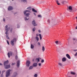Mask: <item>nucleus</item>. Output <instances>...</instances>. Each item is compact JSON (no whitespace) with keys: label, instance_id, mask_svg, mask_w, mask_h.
I'll return each mask as SVG.
<instances>
[{"label":"nucleus","instance_id":"ddd939ff","mask_svg":"<svg viewBox=\"0 0 77 77\" xmlns=\"http://www.w3.org/2000/svg\"><path fill=\"white\" fill-rule=\"evenodd\" d=\"M28 12H30V11L29 10H25L24 12L23 13L24 15H26V13Z\"/></svg>","mask_w":77,"mask_h":77},{"label":"nucleus","instance_id":"680f3d73","mask_svg":"<svg viewBox=\"0 0 77 77\" xmlns=\"http://www.w3.org/2000/svg\"><path fill=\"white\" fill-rule=\"evenodd\" d=\"M68 74V73H67V74Z\"/></svg>","mask_w":77,"mask_h":77},{"label":"nucleus","instance_id":"7ed1b4c3","mask_svg":"<svg viewBox=\"0 0 77 77\" xmlns=\"http://www.w3.org/2000/svg\"><path fill=\"white\" fill-rule=\"evenodd\" d=\"M16 38H14L11 41V44L12 45H14V42H16Z\"/></svg>","mask_w":77,"mask_h":77},{"label":"nucleus","instance_id":"5fc2aeb1","mask_svg":"<svg viewBox=\"0 0 77 77\" xmlns=\"http://www.w3.org/2000/svg\"><path fill=\"white\" fill-rule=\"evenodd\" d=\"M17 28H19L20 27V26L17 25Z\"/></svg>","mask_w":77,"mask_h":77},{"label":"nucleus","instance_id":"e433bc0d","mask_svg":"<svg viewBox=\"0 0 77 77\" xmlns=\"http://www.w3.org/2000/svg\"><path fill=\"white\" fill-rule=\"evenodd\" d=\"M38 17H40L41 18V17H42V16H41V15H38Z\"/></svg>","mask_w":77,"mask_h":77},{"label":"nucleus","instance_id":"a19ab883","mask_svg":"<svg viewBox=\"0 0 77 77\" xmlns=\"http://www.w3.org/2000/svg\"><path fill=\"white\" fill-rule=\"evenodd\" d=\"M36 60H37L38 62H39V58H37Z\"/></svg>","mask_w":77,"mask_h":77},{"label":"nucleus","instance_id":"1a4fd4ad","mask_svg":"<svg viewBox=\"0 0 77 77\" xmlns=\"http://www.w3.org/2000/svg\"><path fill=\"white\" fill-rule=\"evenodd\" d=\"M20 61L19 60H18L17 61V68H19L20 67Z\"/></svg>","mask_w":77,"mask_h":77},{"label":"nucleus","instance_id":"72a5a7b5","mask_svg":"<svg viewBox=\"0 0 77 77\" xmlns=\"http://www.w3.org/2000/svg\"><path fill=\"white\" fill-rule=\"evenodd\" d=\"M34 77H38V74H35L34 75Z\"/></svg>","mask_w":77,"mask_h":77},{"label":"nucleus","instance_id":"412c9836","mask_svg":"<svg viewBox=\"0 0 77 77\" xmlns=\"http://www.w3.org/2000/svg\"><path fill=\"white\" fill-rule=\"evenodd\" d=\"M21 1L24 3H27V0H21Z\"/></svg>","mask_w":77,"mask_h":77},{"label":"nucleus","instance_id":"bf43d9fd","mask_svg":"<svg viewBox=\"0 0 77 77\" xmlns=\"http://www.w3.org/2000/svg\"><path fill=\"white\" fill-rule=\"evenodd\" d=\"M12 1H14V0H11Z\"/></svg>","mask_w":77,"mask_h":77},{"label":"nucleus","instance_id":"13d9d810","mask_svg":"<svg viewBox=\"0 0 77 77\" xmlns=\"http://www.w3.org/2000/svg\"><path fill=\"white\" fill-rule=\"evenodd\" d=\"M76 18L77 19V17H76Z\"/></svg>","mask_w":77,"mask_h":77},{"label":"nucleus","instance_id":"a878e982","mask_svg":"<svg viewBox=\"0 0 77 77\" xmlns=\"http://www.w3.org/2000/svg\"><path fill=\"white\" fill-rule=\"evenodd\" d=\"M69 10H72V7L71 6H69Z\"/></svg>","mask_w":77,"mask_h":77},{"label":"nucleus","instance_id":"393cba45","mask_svg":"<svg viewBox=\"0 0 77 77\" xmlns=\"http://www.w3.org/2000/svg\"><path fill=\"white\" fill-rule=\"evenodd\" d=\"M42 50L43 51H45V48L44 47V46L42 47Z\"/></svg>","mask_w":77,"mask_h":77},{"label":"nucleus","instance_id":"f8f14e48","mask_svg":"<svg viewBox=\"0 0 77 77\" xmlns=\"http://www.w3.org/2000/svg\"><path fill=\"white\" fill-rule=\"evenodd\" d=\"M66 56L68 58V59H71V57H70V56H69V55L68 54H67L66 55Z\"/></svg>","mask_w":77,"mask_h":77},{"label":"nucleus","instance_id":"0eeeda50","mask_svg":"<svg viewBox=\"0 0 77 77\" xmlns=\"http://www.w3.org/2000/svg\"><path fill=\"white\" fill-rule=\"evenodd\" d=\"M9 63V61L7 60V61H5L4 63V66L7 65V64Z\"/></svg>","mask_w":77,"mask_h":77},{"label":"nucleus","instance_id":"2f4dec72","mask_svg":"<svg viewBox=\"0 0 77 77\" xmlns=\"http://www.w3.org/2000/svg\"><path fill=\"white\" fill-rule=\"evenodd\" d=\"M41 63H44V60L43 59H42L41 61Z\"/></svg>","mask_w":77,"mask_h":77},{"label":"nucleus","instance_id":"b1692460","mask_svg":"<svg viewBox=\"0 0 77 77\" xmlns=\"http://www.w3.org/2000/svg\"><path fill=\"white\" fill-rule=\"evenodd\" d=\"M25 20L26 21L27 20H29V18L28 17V18H27V17H24Z\"/></svg>","mask_w":77,"mask_h":77},{"label":"nucleus","instance_id":"6e6d98bb","mask_svg":"<svg viewBox=\"0 0 77 77\" xmlns=\"http://www.w3.org/2000/svg\"><path fill=\"white\" fill-rule=\"evenodd\" d=\"M76 29H77V26L75 27Z\"/></svg>","mask_w":77,"mask_h":77},{"label":"nucleus","instance_id":"a18cd8bd","mask_svg":"<svg viewBox=\"0 0 77 77\" xmlns=\"http://www.w3.org/2000/svg\"><path fill=\"white\" fill-rule=\"evenodd\" d=\"M38 45H41V44L39 42H38Z\"/></svg>","mask_w":77,"mask_h":77},{"label":"nucleus","instance_id":"c756f323","mask_svg":"<svg viewBox=\"0 0 77 77\" xmlns=\"http://www.w3.org/2000/svg\"><path fill=\"white\" fill-rule=\"evenodd\" d=\"M14 75L15 76H16L17 75V72H14Z\"/></svg>","mask_w":77,"mask_h":77},{"label":"nucleus","instance_id":"6e6552de","mask_svg":"<svg viewBox=\"0 0 77 77\" xmlns=\"http://www.w3.org/2000/svg\"><path fill=\"white\" fill-rule=\"evenodd\" d=\"M10 56H12V52H8V56L9 57V58H10V57H11Z\"/></svg>","mask_w":77,"mask_h":77},{"label":"nucleus","instance_id":"423d86ee","mask_svg":"<svg viewBox=\"0 0 77 77\" xmlns=\"http://www.w3.org/2000/svg\"><path fill=\"white\" fill-rule=\"evenodd\" d=\"M5 68V69H9L10 68H11V66L8 65L4 66Z\"/></svg>","mask_w":77,"mask_h":77},{"label":"nucleus","instance_id":"7c9ffc66","mask_svg":"<svg viewBox=\"0 0 77 77\" xmlns=\"http://www.w3.org/2000/svg\"><path fill=\"white\" fill-rule=\"evenodd\" d=\"M35 30H36V28L34 27L33 29H32V31L33 32H35Z\"/></svg>","mask_w":77,"mask_h":77},{"label":"nucleus","instance_id":"473e14b6","mask_svg":"<svg viewBox=\"0 0 77 77\" xmlns=\"http://www.w3.org/2000/svg\"><path fill=\"white\" fill-rule=\"evenodd\" d=\"M58 64H59V65H60V66H62L63 65L62 64L60 63H59Z\"/></svg>","mask_w":77,"mask_h":77},{"label":"nucleus","instance_id":"f704fd0d","mask_svg":"<svg viewBox=\"0 0 77 77\" xmlns=\"http://www.w3.org/2000/svg\"><path fill=\"white\" fill-rule=\"evenodd\" d=\"M66 2V1H62V2H61V3L62 4H64V3H65Z\"/></svg>","mask_w":77,"mask_h":77},{"label":"nucleus","instance_id":"052dcab7","mask_svg":"<svg viewBox=\"0 0 77 77\" xmlns=\"http://www.w3.org/2000/svg\"><path fill=\"white\" fill-rule=\"evenodd\" d=\"M68 74V73H67V74Z\"/></svg>","mask_w":77,"mask_h":77},{"label":"nucleus","instance_id":"3c124183","mask_svg":"<svg viewBox=\"0 0 77 77\" xmlns=\"http://www.w3.org/2000/svg\"><path fill=\"white\" fill-rule=\"evenodd\" d=\"M36 36H39V35H38V34H36Z\"/></svg>","mask_w":77,"mask_h":77},{"label":"nucleus","instance_id":"c85d7f7f","mask_svg":"<svg viewBox=\"0 0 77 77\" xmlns=\"http://www.w3.org/2000/svg\"><path fill=\"white\" fill-rule=\"evenodd\" d=\"M74 42H76L77 41V39L75 38H73Z\"/></svg>","mask_w":77,"mask_h":77},{"label":"nucleus","instance_id":"864d4df0","mask_svg":"<svg viewBox=\"0 0 77 77\" xmlns=\"http://www.w3.org/2000/svg\"><path fill=\"white\" fill-rule=\"evenodd\" d=\"M3 21H4V22H5V19H3Z\"/></svg>","mask_w":77,"mask_h":77},{"label":"nucleus","instance_id":"2eb2a0df","mask_svg":"<svg viewBox=\"0 0 77 77\" xmlns=\"http://www.w3.org/2000/svg\"><path fill=\"white\" fill-rule=\"evenodd\" d=\"M66 60V58L65 57H64L62 59V62H65Z\"/></svg>","mask_w":77,"mask_h":77},{"label":"nucleus","instance_id":"603ef678","mask_svg":"<svg viewBox=\"0 0 77 77\" xmlns=\"http://www.w3.org/2000/svg\"><path fill=\"white\" fill-rule=\"evenodd\" d=\"M34 15H35V16H36V13H34Z\"/></svg>","mask_w":77,"mask_h":77},{"label":"nucleus","instance_id":"09e8293b","mask_svg":"<svg viewBox=\"0 0 77 77\" xmlns=\"http://www.w3.org/2000/svg\"><path fill=\"white\" fill-rule=\"evenodd\" d=\"M38 32H39L40 33L41 32V30H38Z\"/></svg>","mask_w":77,"mask_h":77},{"label":"nucleus","instance_id":"37998d69","mask_svg":"<svg viewBox=\"0 0 77 77\" xmlns=\"http://www.w3.org/2000/svg\"><path fill=\"white\" fill-rule=\"evenodd\" d=\"M15 63H12L11 64V65H15Z\"/></svg>","mask_w":77,"mask_h":77},{"label":"nucleus","instance_id":"49530a36","mask_svg":"<svg viewBox=\"0 0 77 77\" xmlns=\"http://www.w3.org/2000/svg\"><path fill=\"white\" fill-rule=\"evenodd\" d=\"M48 22L49 23H50V20H48Z\"/></svg>","mask_w":77,"mask_h":77},{"label":"nucleus","instance_id":"4d7b16f0","mask_svg":"<svg viewBox=\"0 0 77 77\" xmlns=\"http://www.w3.org/2000/svg\"><path fill=\"white\" fill-rule=\"evenodd\" d=\"M1 74V70H0V74Z\"/></svg>","mask_w":77,"mask_h":77},{"label":"nucleus","instance_id":"f3484780","mask_svg":"<svg viewBox=\"0 0 77 77\" xmlns=\"http://www.w3.org/2000/svg\"><path fill=\"white\" fill-rule=\"evenodd\" d=\"M34 48V45H33V44H31V48L33 49V48Z\"/></svg>","mask_w":77,"mask_h":77},{"label":"nucleus","instance_id":"c03bdc74","mask_svg":"<svg viewBox=\"0 0 77 77\" xmlns=\"http://www.w3.org/2000/svg\"><path fill=\"white\" fill-rule=\"evenodd\" d=\"M5 72V70L2 71V74H3V73H4V72Z\"/></svg>","mask_w":77,"mask_h":77},{"label":"nucleus","instance_id":"58836bf2","mask_svg":"<svg viewBox=\"0 0 77 77\" xmlns=\"http://www.w3.org/2000/svg\"><path fill=\"white\" fill-rule=\"evenodd\" d=\"M38 66H41V63H39Z\"/></svg>","mask_w":77,"mask_h":77},{"label":"nucleus","instance_id":"ea45409f","mask_svg":"<svg viewBox=\"0 0 77 77\" xmlns=\"http://www.w3.org/2000/svg\"><path fill=\"white\" fill-rule=\"evenodd\" d=\"M0 77H3V74H1Z\"/></svg>","mask_w":77,"mask_h":77},{"label":"nucleus","instance_id":"6ab92c4d","mask_svg":"<svg viewBox=\"0 0 77 77\" xmlns=\"http://www.w3.org/2000/svg\"><path fill=\"white\" fill-rule=\"evenodd\" d=\"M26 9H28L29 10H31L32 7H29L26 8Z\"/></svg>","mask_w":77,"mask_h":77},{"label":"nucleus","instance_id":"f257e3e1","mask_svg":"<svg viewBox=\"0 0 77 77\" xmlns=\"http://www.w3.org/2000/svg\"><path fill=\"white\" fill-rule=\"evenodd\" d=\"M8 25H6L5 26V34H6V37L8 39H9V37H8V31L10 30V27H8Z\"/></svg>","mask_w":77,"mask_h":77},{"label":"nucleus","instance_id":"a211bd4d","mask_svg":"<svg viewBox=\"0 0 77 77\" xmlns=\"http://www.w3.org/2000/svg\"><path fill=\"white\" fill-rule=\"evenodd\" d=\"M32 10L33 12H35L36 13L37 12V11H36V10H35L34 8H32Z\"/></svg>","mask_w":77,"mask_h":77},{"label":"nucleus","instance_id":"4c0bfd02","mask_svg":"<svg viewBox=\"0 0 77 77\" xmlns=\"http://www.w3.org/2000/svg\"><path fill=\"white\" fill-rule=\"evenodd\" d=\"M15 59H16V60H17L18 59V56H15Z\"/></svg>","mask_w":77,"mask_h":77},{"label":"nucleus","instance_id":"cd10ccee","mask_svg":"<svg viewBox=\"0 0 77 77\" xmlns=\"http://www.w3.org/2000/svg\"><path fill=\"white\" fill-rule=\"evenodd\" d=\"M30 15V13H27L26 14V15L27 17H29V15Z\"/></svg>","mask_w":77,"mask_h":77},{"label":"nucleus","instance_id":"dca6fc26","mask_svg":"<svg viewBox=\"0 0 77 77\" xmlns=\"http://www.w3.org/2000/svg\"><path fill=\"white\" fill-rule=\"evenodd\" d=\"M33 66H29V70H31L32 69H33Z\"/></svg>","mask_w":77,"mask_h":77},{"label":"nucleus","instance_id":"f03ea898","mask_svg":"<svg viewBox=\"0 0 77 77\" xmlns=\"http://www.w3.org/2000/svg\"><path fill=\"white\" fill-rule=\"evenodd\" d=\"M11 72V69H9L6 72V77H8L10 75V72Z\"/></svg>","mask_w":77,"mask_h":77},{"label":"nucleus","instance_id":"79ce46f5","mask_svg":"<svg viewBox=\"0 0 77 77\" xmlns=\"http://www.w3.org/2000/svg\"><path fill=\"white\" fill-rule=\"evenodd\" d=\"M10 32H12V28H11V29Z\"/></svg>","mask_w":77,"mask_h":77},{"label":"nucleus","instance_id":"20e7f679","mask_svg":"<svg viewBox=\"0 0 77 77\" xmlns=\"http://www.w3.org/2000/svg\"><path fill=\"white\" fill-rule=\"evenodd\" d=\"M32 24L34 26H37V24L36 23L35 20H33L32 22Z\"/></svg>","mask_w":77,"mask_h":77},{"label":"nucleus","instance_id":"bb28decb","mask_svg":"<svg viewBox=\"0 0 77 77\" xmlns=\"http://www.w3.org/2000/svg\"><path fill=\"white\" fill-rule=\"evenodd\" d=\"M35 39H36V40L37 41H39V38L38 37H35Z\"/></svg>","mask_w":77,"mask_h":77},{"label":"nucleus","instance_id":"39448f33","mask_svg":"<svg viewBox=\"0 0 77 77\" xmlns=\"http://www.w3.org/2000/svg\"><path fill=\"white\" fill-rule=\"evenodd\" d=\"M30 62L29 60H27L26 62V65L28 67L30 66Z\"/></svg>","mask_w":77,"mask_h":77},{"label":"nucleus","instance_id":"de8ad7c7","mask_svg":"<svg viewBox=\"0 0 77 77\" xmlns=\"http://www.w3.org/2000/svg\"><path fill=\"white\" fill-rule=\"evenodd\" d=\"M77 52H76V53H75V56H77Z\"/></svg>","mask_w":77,"mask_h":77},{"label":"nucleus","instance_id":"9d476101","mask_svg":"<svg viewBox=\"0 0 77 77\" xmlns=\"http://www.w3.org/2000/svg\"><path fill=\"white\" fill-rule=\"evenodd\" d=\"M13 9V7L12 6H9L8 8V11H12Z\"/></svg>","mask_w":77,"mask_h":77},{"label":"nucleus","instance_id":"4be33fe9","mask_svg":"<svg viewBox=\"0 0 77 77\" xmlns=\"http://www.w3.org/2000/svg\"><path fill=\"white\" fill-rule=\"evenodd\" d=\"M56 2L58 5H60V3H59V1L58 0H56Z\"/></svg>","mask_w":77,"mask_h":77},{"label":"nucleus","instance_id":"aec40b11","mask_svg":"<svg viewBox=\"0 0 77 77\" xmlns=\"http://www.w3.org/2000/svg\"><path fill=\"white\" fill-rule=\"evenodd\" d=\"M39 36L40 37V40H41L42 39V36L41 35V34H39Z\"/></svg>","mask_w":77,"mask_h":77},{"label":"nucleus","instance_id":"8fccbe9b","mask_svg":"<svg viewBox=\"0 0 77 77\" xmlns=\"http://www.w3.org/2000/svg\"><path fill=\"white\" fill-rule=\"evenodd\" d=\"M73 51H77V50H73Z\"/></svg>","mask_w":77,"mask_h":77},{"label":"nucleus","instance_id":"4468645a","mask_svg":"<svg viewBox=\"0 0 77 77\" xmlns=\"http://www.w3.org/2000/svg\"><path fill=\"white\" fill-rule=\"evenodd\" d=\"M55 43L57 45H58L59 44H60V42L58 41H56L55 42Z\"/></svg>","mask_w":77,"mask_h":77},{"label":"nucleus","instance_id":"5701e85b","mask_svg":"<svg viewBox=\"0 0 77 77\" xmlns=\"http://www.w3.org/2000/svg\"><path fill=\"white\" fill-rule=\"evenodd\" d=\"M70 74H72V75H75V73L74 72H71Z\"/></svg>","mask_w":77,"mask_h":77},{"label":"nucleus","instance_id":"c9c22d12","mask_svg":"<svg viewBox=\"0 0 77 77\" xmlns=\"http://www.w3.org/2000/svg\"><path fill=\"white\" fill-rule=\"evenodd\" d=\"M6 41L7 42V43L8 44V45H9V41H8V40H7Z\"/></svg>","mask_w":77,"mask_h":77},{"label":"nucleus","instance_id":"9b49d317","mask_svg":"<svg viewBox=\"0 0 77 77\" xmlns=\"http://www.w3.org/2000/svg\"><path fill=\"white\" fill-rule=\"evenodd\" d=\"M32 66H33V67H36L37 66H38V63H34Z\"/></svg>","mask_w":77,"mask_h":77}]
</instances>
